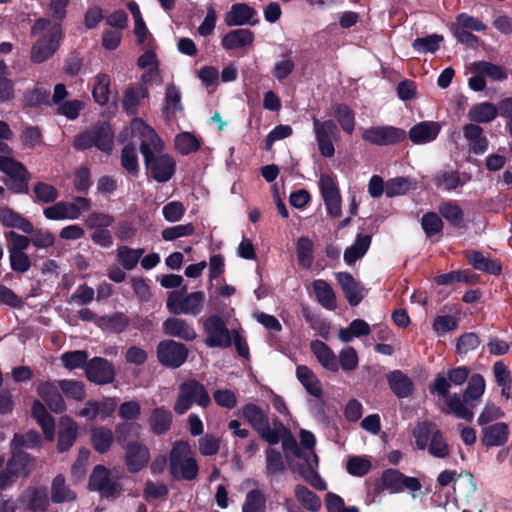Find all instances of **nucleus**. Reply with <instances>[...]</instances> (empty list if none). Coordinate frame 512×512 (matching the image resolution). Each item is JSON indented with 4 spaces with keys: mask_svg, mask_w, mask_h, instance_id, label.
Wrapping results in <instances>:
<instances>
[{
    "mask_svg": "<svg viewBox=\"0 0 512 512\" xmlns=\"http://www.w3.org/2000/svg\"><path fill=\"white\" fill-rule=\"evenodd\" d=\"M131 132L134 137H140V151L148 173L160 183L171 179L175 173L176 163L168 154H162L163 142L153 128L141 119L131 121Z\"/></svg>",
    "mask_w": 512,
    "mask_h": 512,
    "instance_id": "obj_1",
    "label": "nucleus"
},
{
    "mask_svg": "<svg viewBox=\"0 0 512 512\" xmlns=\"http://www.w3.org/2000/svg\"><path fill=\"white\" fill-rule=\"evenodd\" d=\"M31 35L38 36L31 49V61L42 63L54 55L59 48L62 30L60 24L51 25L50 20L40 18L32 26Z\"/></svg>",
    "mask_w": 512,
    "mask_h": 512,
    "instance_id": "obj_2",
    "label": "nucleus"
},
{
    "mask_svg": "<svg viewBox=\"0 0 512 512\" xmlns=\"http://www.w3.org/2000/svg\"><path fill=\"white\" fill-rule=\"evenodd\" d=\"M485 391V380L480 374H473L469 380L468 385L463 393V399L458 394L451 395L447 401V411L455 417L464 419L471 422L474 417L472 411L474 401H478Z\"/></svg>",
    "mask_w": 512,
    "mask_h": 512,
    "instance_id": "obj_3",
    "label": "nucleus"
},
{
    "mask_svg": "<svg viewBox=\"0 0 512 512\" xmlns=\"http://www.w3.org/2000/svg\"><path fill=\"white\" fill-rule=\"evenodd\" d=\"M193 403L206 408L210 405L211 399L203 384L196 380H188L179 385V394L174 403V411L182 415L186 413Z\"/></svg>",
    "mask_w": 512,
    "mask_h": 512,
    "instance_id": "obj_4",
    "label": "nucleus"
},
{
    "mask_svg": "<svg viewBox=\"0 0 512 512\" xmlns=\"http://www.w3.org/2000/svg\"><path fill=\"white\" fill-rule=\"evenodd\" d=\"M186 287L181 290L171 291L167 297V309L174 315H198L202 309L205 300L204 293L201 291L192 292L185 295Z\"/></svg>",
    "mask_w": 512,
    "mask_h": 512,
    "instance_id": "obj_5",
    "label": "nucleus"
},
{
    "mask_svg": "<svg viewBox=\"0 0 512 512\" xmlns=\"http://www.w3.org/2000/svg\"><path fill=\"white\" fill-rule=\"evenodd\" d=\"M189 455V445L186 442H176L170 451V470L171 473L185 480H193L198 474V465L196 460Z\"/></svg>",
    "mask_w": 512,
    "mask_h": 512,
    "instance_id": "obj_6",
    "label": "nucleus"
},
{
    "mask_svg": "<svg viewBox=\"0 0 512 512\" xmlns=\"http://www.w3.org/2000/svg\"><path fill=\"white\" fill-rule=\"evenodd\" d=\"M89 486L105 498H116L122 492L117 472L109 470L102 465H97L92 471Z\"/></svg>",
    "mask_w": 512,
    "mask_h": 512,
    "instance_id": "obj_7",
    "label": "nucleus"
},
{
    "mask_svg": "<svg viewBox=\"0 0 512 512\" xmlns=\"http://www.w3.org/2000/svg\"><path fill=\"white\" fill-rule=\"evenodd\" d=\"M203 330L206 334L204 342L210 348H226L232 344V332L218 315L208 317L203 323Z\"/></svg>",
    "mask_w": 512,
    "mask_h": 512,
    "instance_id": "obj_8",
    "label": "nucleus"
},
{
    "mask_svg": "<svg viewBox=\"0 0 512 512\" xmlns=\"http://www.w3.org/2000/svg\"><path fill=\"white\" fill-rule=\"evenodd\" d=\"M437 481L441 486H447L454 481V492L456 496L465 498L473 507L476 506L473 503V499H470L476 491V484L473 481L471 473H461L455 478L454 471L445 470L439 474Z\"/></svg>",
    "mask_w": 512,
    "mask_h": 512,
    "instance_id": "obj_9",
    "label": "nucleus"
},
{
    "mask_svg": "<svg viewBox=\"0 0 512 512\" xmlns=\"http://www.w3.org/2000/svg\"><path fill=\"white\" fill-rule=\"evenodd\" d=\"M158 361L166 367L178 368L185 363L188 357V348L174 340H163L157 346Z\"/></svg>",
    "mask_w": 512,
    "mask_h": 512,
    "instance_id": "obj_10",
    "label": "nucleus"
},
{
    "mask_svg": "<svg viewBox=\"0 0 512 512\" xmlns=\"http://www.w3.org/2000/svg\"><path fill=\"white\" fill-rule=\"evenodd\" d=\"M313 130L321 155L332 157L335 153L333 140H336L338 135L337 125L332 120L319 121L314 117Z\"/></svg>",
    "mask_w": 512,
    "mask_h": 512,
    "instance_id": "obj_11",
    "label": "nucleus"
},
{
    "mask_svg": "<svg viewBox=\"0 0 512 512\" xmlns=\"http://www.w3.org/2000/svg\"><path fill=\"white\" fill-rule=\"evenodd\" d=\"M381 489L388 490L391 493H399L404 488L411 491L421 489L420 481L415 477H408L396 469H387L381 476Z\"/></svg>",
    "mask_w": 512,
    "mask_h": 512,
    "instance_id": "obj_12",
    "label": "nucleus"
},
{
    "mask_svg": "<svg viewBox=\"0 0 512 512\" xmlns=\"http://www.w3.org/2000/svg\"><path fill=\"white\" fill-rule=\"evenodd\" d=\"M469 374L470 369L464 366L450 369L447 372V378L442 375H438L435 378L433 384L430 386V391L432 393L436 392L447 400L450 397L449 388L451 384L462 385L468 379Z\"/></svg>",
    "mask_w": 512,
    "mask_h": 512,
    "instance_id": "obj_13",
    "label": "nucleus"
},
{
    "mask_svg": "<svg viewBox=\"0 0 512 512\" xmlns=\"http://www.w3.org/2000/svg\"><path fill=\"white\" fill-rule=\"evenodd\" d=\"M323 200L329 215L337 218L341 215V196L333 178L323 174L319 180Z\"/></svg>",
    "mask_w": 512,
    "mask_h": 512,
    "instance_id": "obj_14",
    "label": "nucleus"
},
{
    "mask_svg": "<svg viewBox=\"0 0 512 512\" xmlns=\"http://www.w3.org/2000/svg\"><path fill=\"white\" fill-rule=\"evenodd\" d=\"M85 373L89 381L99 385L112 383L115 378L113 365L101 357L91 359L86 364Z\"/></svg>",
    "mask_w": 512,
    "mask_h": 512,
    "instance_id": "obj_15",
    "label": "nucleus"
},
{
    "mask_svg": "<svg viewBox=\"0 0 512 512\" xmlns=\"http://www.w3.org/2000/svg\"><path fill=\"white\" fill-rule=\"evenodd\" d=\"M405 136L403 130L390 127H372L363 132V139L375 145H390L402 140Z\"/></svg>",
    "mask_w": 512,
    "mask_h": 512,
    "instance_id": "obj_16",
    "label": "nucleus"
},
{
    "mask_svg": "<svg viewBox=\"0 0 512 512\" xmlns=\"http://www.w3.org/2000/svg\"><path fill=\"white\" fill-rule=\"evenodd\" d=\"M6 467L16 477H27L36 468V459L23 450L11 449Z\"/></svg>",
    "mask_w": 512,
    "mask_h": 512,
    "instance_id": "obj_17",
    "label": "nucleus"
},
{
    "mask_svg": "<svg viewBox=\"0 0 512 512\" xmlns=\"http://www.w3.org/2000/svg\"><path fill=\"white\" fill-rule=\"evenodd\" d=\"M37 393L54 413H62L66 404L58 387L49 381H40L37 385Z\"/></svg>",
    "mask_w": 512,
    "mask_h": 512,
    "instance_id": "obj_18",
    "label": "nucleus"
},
{
    "mask_svg": "<svg viewBox=\"0 0 512 512\" xmlns=\"http://www.w3.org/2000/svg\"><path fill=\"white\" fill-rule=\"evenodd\" d=\"M163 333L184 341H193L197 337L195 329L184 319L170 317L163 322Z\"/></svg>",
    "mask_w": 512,
    "mask_h": 512,
    "instance_id": "obj_19",
    "label": "nucleus"
},
{
    "mask_svg": "<svg viewBox=\"0 0 512 512\" xmlns=\"http://www.w3.org/2000/svg\"><path fill=\"white\" fill-rule=\"evenodd\" d=\"M318 467V457L314 451H310L303 459V464H299L298 470L302 478L315 489L323 491L326 489V483L322 480L316 471Z\"/></svg>",
    "mask_w": 512,
    "mask_h": 512,
    "instance_id": "obj_20",
    "label": "nucleus"
},
{
    "mask_svg": "<svg viewBox=\"0 0 512 512\" xmlns=\"http://www.w3.org/2000/svg\"><path fill=\"white\" fill-rule=\"evenodd\" d=\"M147 421L153 434L157 436L165 435L171 429L173 414L165 407H156L150 411Z\"/></svg>",
    "mask_w": 512,
    "mask_h": 512,
    "instance_id": "obj_21",
    "label": "nucleus"
},
{
    "mask_svg": "<svg viewBox=\"0 0 512 512\" xmlns=\"http://www.w3.org/2000/svg\"><path fill=\"white\" fill-rule=\"evenodd\" d=\"M150 459L148 448L139 442H129L126 446V464L131 472H138Z\"/></svg>",
    "mask_w": 512,
    "mask_h": 512,
    "instance_id": "obj_22",
    "label": "nucleus"
},
{
    "mask_svg": "<svg viewBox=\"0 0 512 512\" xmlns=\"http://www.w3.org/2000/svg\"><path fill=\"white\" fill-rule=\"evenodd\" d=\"M336 278L351 306L358 305L363 299L364 287L347 272H339Z\"/></svg>",
    "mask_w": 512,
    "mask_h": 512,
    "instance_id": "obj_23",
    "label": "nucleus"
},
{
    "mask_svg": "<svg viewBox=\"0 0 512 512\" xmlns=\"http://www.w3.org/2000/svg\"><path fill=\"white\" fill-rule=\"evenodd\" d=\"M256 15L254 8L245 3L232 5L231 9L225 14L224 21L227 26H242L245 24L254 25L256 21L251 19Z\"/></svg>",
    "mask_w": 512,
    "mask_h": 512,
    "instance_id": "obj_24",
    "label": "nucleus"
},
{
    "mask_svg": "<svg viewBox=\"0 0 512 512\" xmlns=\"http://www.w3.org/2000/svg\"><path fill=\"white\" fill-rule=\"evenodd\" d=\"M440 129L441 125L439 122H421L410 129L409 138L416 144L431 142L438 136Z\"/></svg>",
    "mask_w": 512,
    "mask_h": 512,
    "instance_id": "obj_25",
    "label": "nucleus"
},
{
    "mask_svg": "<svg viewBox=\"0 0 512 512\" xmlns=\"http://www.w3.org/2000/svg\"><path fill=\"white\" fill-rule=\"evenodd\" d=\"M464 137L469 141V150L474 154H483L488 149V139L483 136V128L470 123L463 127Z\"/></svg>",
    "mask_w": 512,
    "mask_h": 512,
    "instance_id": "obj_26",
    "label": "nucleus"
},
{
    "mask_svg": "<svg viewBox=\"0 0 512 512\" xmlns=\"http://www.w3.org/2000/svg\"><path fill=\"white\" fill-rule=\"evenodd\" d=\"M78 434L76 423L69 417H62L59 424L58 432V451L65 452L74 444Z\"/></svg>",
    "mask_w": 512,
    "mask_h": 512,
    "instance_id": "obj_27",
    "label": "nucleus"
},
{
    "mask_svg": "<svg viewBox=\"0 0 512 512\" xmlns=\"http://www.w3.org/2000/svg\"><path fill=\"white\" fill-rule=\"evenodd\" d=\"M44 215L50 220L77 219L80 214V208L75 203L57 202L53 206L44 209Z\"/></svg>",
    "mask_w": 512,
    "mask_h": 512,
    "instance_id": "obj_28",
    "label": "nucleus"
},
{
    "mask_svg": "<svg viewBox=\"0 0 512 512\" xmlns=\"http://www.w3.org/2000/svg\"><path fill=\"white\" fill-rule=\"evenodd\" d=\"M254 40V34L249 29H236L228 32L222 38V46L227 50L240 49L245 46H251Z\"/></svg>",
    "mask_w": 512,
    "mask_h": 512,
    "instance_id": "obj_29",
    "label": "nucleus"
},
{
    "mask_svg": "<svg viewBox=\"0 0 512 512\" xmlns=\"http://www.w3.org/2000/svg\"><path fill=\"white\" fill-rule=\"evenodd\" d=\"M310 348L324 368L330 371H337L339 369V363L336 355L324 342L314 340L311 342Z\"/></svg>",
    "mask_w": 512,
    "mask_h": 512,
    "instance_id": "obj_30",
    "label": "nucleus"
},
{
    "mask_svg": "<svg viewBox=\"0 0 512 512\" xmlns=\"http://www.w3.org/2000/svg\"><path fill=\"white\" fill-rule=\"evenodd\" d=\"M508 440V426L499 422L483 430L481 442L486 447L502 446Z\"/></svg>",
    "mask_w": 512,
    "mask_h": 512,
    "instance_id": "obj_31",
    "label": "nucleus"
},
{
    "mask_svg": "<svg viewBox=\"0 0 512 512\" xmlns=\"http://www.w3.org/2000/svg\"><path fill=\"white\" fill-rule=\"evenodd\" d=\"M77 498L76 493L66 484L62 474L57 475L51 483V501L56 504L73 502Z\"/></svg>",
    "mask_w": 512,
    "mask_h": 512,
    "instance_id": "obj_32",
    "label": "nucleus"
},
{
    "mask_svg": "<svg viewBox=\"0 0 512 512\" xmlns=\"http://www.w3.org/2000/svg\"><path fill=\"white\" fill-rule=\"evenodd\" d=\"M498 116V109L493 103L482 102L473 105L467 114L469 120L476 123H490Z\"/></svg>",
    "mask_w": 512,
    "mask_h": 512,
    "instance_id": "obj_33",
    "label": "nucleus"
},
{
    "mask_svg": "<svg viewBox=\"0 0 512 512\" xmlns=\"http://www.w3.org/2000/svg\"><path fill=\"white\" fill-rule=\"evenodd\" d=\"M469 263L477 270L498 275L502 270V265L497 259L485 257L478 251H470L467 253Z\"/></svg>",
    "mask_w": 512,
    "mask_h": 512,
    "instance_id": "obj_34",
    "label": "nucleus"
},
{
    "mask_svg": "<svg viewBox=\"0 0 512 512\" xmlns=\"http://www.w3.org/2000/svg\"><path fill=\"white\" fill-rule=\"evenodd\" d=\"M20 501L31 510H44L48 504L45 489L28 487L20 496Z\"/></svg>",
    "mask_w": 512,
    "mask_h": 512,
    "instance_id": "obj_35",
    "label": "nucleus"
},
{
    "mask_svg": "<svg viewBox=\"0 0 512 512\" xmlns=\"http://www.w3.org/2000/svg\"><path fill=\"white\" fill-rule=\"evenodd\" d=\"M391 390L399 397L405 398L412 393V380L403 372L396 370L388 375Z\"/></svg>",
    "mask_w": 512,
    "mask_h": 512,
    "instance_id": "obj_36",
    "label": "nucleus"
},
{
    "mask_svg": "<svg viewBox=\"0 0 512 512\" xmlns=\"http://www.w3.org/2000/svg\"><path fill=\"white\" fill-rule=\"evenodd\" d=\"M182 110L181 94L174 84H168L165 90V101L162 108L163 115L167 121L173 117L177 111Z\"/></svg>",
    "mask_w": 512,
    "mask_h": 512,
    "instance_id": "obj_37",
    "label": "nucleus"
},
{
    "mask_svg": "<svg viewBox=\"0 0 512 512\" xmlns=\"http://www.w3.org/2000/svg\"><path fill=\"white\" fill-rule=\"evenodd\" d=\"M0 222L6 227L18 228L24 233L34 232L33 225L30 221L8 207L0 209Z\"/></svg>",
    "mask_w": 512,
    "mask_h": 512,
    "instance_id": "obj_38",
    "label": "nucleus"
},
{
    "mask_svg": "<svg viewBox=\"0 0 512 512\" xmlns=\"http://www.w3.org/2000/svg\"><path fill=\"white\" fill-rule=\"evenodd\" d=\"M296 375L309 394L316 398H321V384L316 375L307 366L299 365L296 369Z\"/></svg>",
    "mask_w": 512,
    "mask_h": 512,
    "instance_id": "obj_39",
    "label": "nucleus"
},
{
    "mask_svg": "<svg viewBox=\"0 0 512 512\" xmlns=\"http://www.w3.org/2000/svg\"><path fill=\"white\" fill-rule=\"evenodd\" d=\"M371 244V236L358 234L353 245L344 251V260L348 264L355 263L362 258Z\"/></svg>",
    "mask_w": 512,
    "mask_h": 512,
    "instance_id": "obj_40",
    "label": "nucleus"
},
{
    "mask_svg": "<svg viewBox=\"0 0 512 512\" xmlns=\"http://www.w3.org/2000/svg\"><path fill=\"white\" fill-rule=\"evenodd\" d=\"M297 501L311 512H318L321 509V499L304 485H296L294 489Z\"/></svg>",
    "mask_w": 512,
    "mask_h": 512,
    "instance_id": "obj_41",
    "label": "nucleus"
},
{
    "mask_svg": "<svg viewBox=\"0 0 512 512\" xmlns=\"http://www.w3.org/2000/svg\"><path fill=\"white\" fill-rule=\"evenodd\" d=\"M94 146L104 152H110L113 146V131L109 125H99L92 129Z\"/></svg>",
    "mask_w": 512,
    "mask_h": 512,
    "instance_id": "obj_42",
    "label": "nucleus"
},
{
    "mask_svg": "<svg viewBox=\"0 0 512 512\" xmlns=\"http://www.w3.org/2000/svg\"><path fill=\"white\" fill-rule=\"evenodd\" d=\"M42 445L40 434L35 430H29L25 434H14L10 443L11 449L23 450L24 448H36Z\"/></svg>",
    "mask_w": 512,
    "mask_h": 512,
    "instance_id": "obj_43",
    "label": "nucleus"
},
{
    "mask_svg": "<svg viewBox=\"0 0 512 512\" xmlns=\"http://www.w3.org/2000/svg\"><path fill=\"white\" fill-rule=\"evenodd\" d=\"M113 433L105 427H97L91 431V442L96 451L105 453L113 443Z\"/></svg>",
    "mask_w": 512,
    "mask_h": 512,
    "instance_id": "obj_44",
    "label": "nucleus"
},
{
    "mask_svg": "<svg viewBox=\"0 0 512 512\" xmlns=\"http://www.w3.org/2000/svg\"><path fill=\"white\" fill-rule=\"evenodd\" d=\"M313 288L318 301L328 309L336 308V297L332 287L324 280H316Z\"/></svg>",
    "mask_w": 512,
    "mask_h": 512,
    "instance_id": "obj_45",
    "label": "nucleus"
},
{
    "mask_svg": "<svg viewBox=\"0 0 512 512\" xmlns=\"http://www.w3.org/2000/svg\"><path fill=\"white\" fill-rule=\"evenodd\" d=\"M243 415L256 431L269 423L267 414L259 406L252 403L243 407Z\"/></svg>",
    "mask_w": 512,
    "mask_h": 512,
    "instance_id": "obj_46",
    "label": "nucleus"
},
{
    "mask_svg": "<svg viewBox=\"0 0 512 512\" xmlns=\"http://www.w3.org/2000/svg\"><path fill=\"white\" fill-rule=\"evenodd\" d=\"M121 166L132 176L139 173L138 155L133 143L126 144L121 152Z\"/></svg>",
    "mask_w": 512,
    "mask_h": 512,
    "instance_id": "obj_47",
    "label": "nucleus"
},
{
    "mask_svg": "<svg viewBox=\"0 0 512 512\" xmlns=\"http://www.w3.org/2000/svg\"><path fill=\"white\" fill-rule=\"evenodd\" d=\"M143 253L144 249H131L127 246H120L117 249V260L124 269L132 270L139 262Z\"/></svg>",
    "mask_w": 512,
    "mask_h": 512,
    "instance_id": "obj_48",
    "label": "nucleus"
},
{
    "mask_svg": "<svg viewBox=\"0 0 512 512\" xmlns=\"http://www.w3.org/2000/svg\"><path fill=\"white\" fill-rule=\"evenodd\" d=\"M242 512H266V498L259 489H253L246 495Z\"/></svg>",
    "mask_w": 512,
    "mask_h": 512,
    "instance_id": "obj_49",
    "label": "nucleus"
},
{
    "mask_svg": "<svg viewBox=\"0 0 512 512\" xmlns=\"http://www.w3.org/2000/svg\"><path fill=\"white\" fill-rule=\"evenodd\" d=\"M110 77L107 74H98L95 77L92 94L99 105H105L109 101Z\"/></svg>",
    "mask_w": 512,
    "mask_h": 512,
    "instance_id": "obj_50",
    "label": "nucleus"
},
{
    "mask_svg": "<svg viewBox=\"0 0 512 512\" xmlns=\"http://www.w3.org/2000/svg\"><path fill=\"white\" fill-rule=\"evenodd\" d=\"M471 71L486 75L493 80H504L507 74L502 67L487 61H479L471 64Z\"/></svg>",
    "mask_w": 512,
    "mask_h": 512,
    "instance_id": "obj_51",
    "label": "nucleus"
},
{
    "mask_svg": "<svg viewBox=\"0 0 512 512\" xmlns=\"http://www.w3.org/2000/svg\"><path fill=\"white\" fill-rule=\"evenodd\" d=\"M0 171L5 173L9 179L18 178L29 173L21 162L11 156H0Z\"/></svg>",
    "mask_w": 512,
    "mask_h": 512,
    "instance_id": "obj_52",
    "label": "nucleus"
},
{
    "mask_svg": "<svg viewBox=\"0 0 512 512\" xmlns=\"http://www.w3.org/2000/svg\"><path fill=\"white\" fill-rule=\"evenodd\" d=\"M435 424L429 421L419 422L413 429L416 445L419 449L424 450L427 447L429 437L437 431Z\"/></svg>",
    "mask_w": 512,
    "mask_h": 512,
    "instance_id": "obj_53",
    "label": "nucleus"
},
{
    "mask_svg": "<svg viewBox=\"0 0 512 512\" xmlns=\"http://www.w3.org/2000/svg\"><path fill=\"white\" fill-rule=\"evenodd\" d=\"M61 362L68 370L85 368L88 361V354L84 350L68 351L61 355Z\"/></svg>",
    "mask_w": 512,
    "mask_h": 512,
    "instance_id": "obj_54",
    "label": "nucleus"
},
{
    "mask_svg": "<svg viewBox=\"0 0 512 512\" xmlns=\"http://www.w3.org/2000/svg\"><path fill=\"white\" fill-rule=\"evenodd\" d=\"M439 213L454 227H462L463 210L455 203L445 202L439 206Z\"/></svg>",
    "mask_w": 512,
    "mask_h": 512,
    "instance_id": "obj_55",
    "label": "nucleus"
},
{
    "mask_svg": "<svg viewBox=\"0 0 512 512\" xmlns=\"http://www.w3.org/2000/svg\"><path fill=\"white\" fill-rule=\"evenodd\" d=\"M297 258L303 268H310L313 262V242L308 237L298 239Z\"/></svg>",
    "mask_w": 512,
    "mask_h": 512,
    "instance_id": "obj_56",
    "label": "nucleus"
},
{
    "mask_svg": "<svg viewBox=\"0 0 512 512\" xmlns=\"http://www.w3.org/2000/svg\"><path fill=\"white\" fill-rule=\"evenodd\" d=\"M59 388L69 398L77 401H82L85 396V387L83 382L77 380H60L58 381Z\"/></svg>",
    "mask_w": 512,
    "mask_h": 512,
    "instance_id": "obj_57",
    "label": "nucleus"
},
{
    "mask_svg": "<svg viewBox=\"0 0 512 512\" xmlns=\"http://www.w3.org/2000/svg\"><path fill=\"white\" fill-rule=\"evenodd\" d=\"M128 325L129 320L120 313H116L108 317H102L100 319V326L111 333L123 332Z\"/></svg>",
    "mask_w": 512,
    "mask_h": 512,
    "instance_id": "obj_58",
    "label": "nucleus"
},
{
    "mask_svg": "<svg viewBox=\"0 0 512 512\" xmlns=\"http://www.w3.org/2000/svg\"><path fill=\"white\" fill-rule=\"evenodd\" d=\"M175 146L181 154L187 155L197 151L199 149L200 142L193 134L183 132L176 136Z\"/></svg>",
    "mask_w": 512,
    "mask_h": 512,
    "instance_id": "obj_59",
    "label": "nucleus"
},
{
    "mask_svg": "<svg viewBox=\"0 0 512 512\" xmlns=\"http://www.w3.org/2000/svg\"><path fill=\"white\" fill-rule=\"evenodd\" d=\"M282 448L285 452V457L289 461L290 456L293 455L301 460L307 456L310 451H304L298 446L296 439L286 430V434H284L281 438Z\"/></svg>",
    "mask_w": 512,
    "mask_h": 512,
    "instance_id": "obj_60",
    "label": "nucleus"
},
{
    "mask_svg": "<svg viewBox=\"0 0 512 512\" xmlns=\"http://www.w3.org/2000/svg\"><path fill=\"white\" fill-rule=\"evenodd\" d=\"M147 94L146 89L141 88H128L125 93L122 100V105L124 110L129 114H134L136 111V108L140 102L141 97H145Z\"/></svg>",
    "mask_w": 512,
    "mask_h": 512,
    "instance_id": "obj_61",
    "label": "nucleus"
},
{
    "mask_svg": "<svg viewBox=\"0 0 512 512\" xmlns=\"http://www.w3.org/2000/svg\"><path fill=\"white\" fill-rule=\"evenodd\" d=\"M286 430L287 429L280 422H275L273 428H271L268 423L257 432L263 440L270 445H275L281 440L282 436L286 434Z\"/></svg>",
    "mask_w": 512,
    "mask_h": 512,
    "instance_id": "obj_62",
    "label": "nucleus"
},
{
    "mask_svg": "<svg viewBox=\"0 0 512 512\" xmlns=\"http://www.w3.org/2000/svg\"><path fill=\"white\" fill-rule=\"evenodd\" d=\"M443 41V36L432 34L427 37L417 38L413 41L412 46L419 52L434 53L438 50L440 42Z\"/></svg>",
    "mask_w": 512,
    "mask_h": 512,
    "instance_id": "obj_63",
    "label": "nucleus"
},
{
    "mask_svg": "<svg viewBox=\"0 0 512 512\" xmlns=\"http://www.w3.org/2000/svg\"><path fill=\"white\" fill-rule=\"evenodd\" d=\"M480 339L475 333H465L457 340L456 351L458 354L467 355L474 352L480 346Z\"/></svg>",
    "mask_w": 512,
    "mask_h": 512,
    "instance_id": "obj_64",
    "label": "nucleus"
}]
</instances>
